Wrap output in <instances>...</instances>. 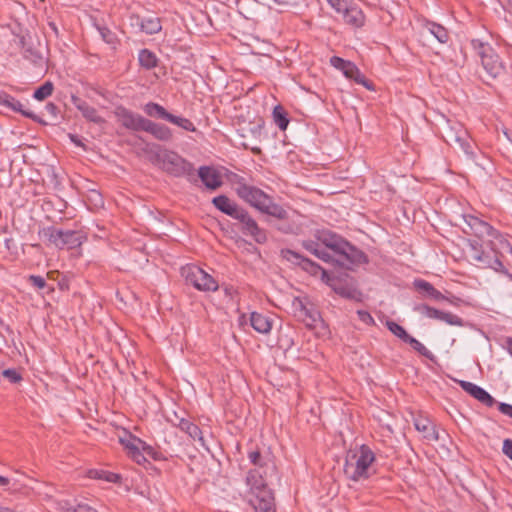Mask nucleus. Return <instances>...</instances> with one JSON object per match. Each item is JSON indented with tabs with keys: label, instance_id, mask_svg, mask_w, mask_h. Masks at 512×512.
I'll return each mask as SVG.
<instances>
[{
	"label": "nucleus",
	"instance_id": "nucleus-1",
	"mask_svg": "<svg viewBox=\"0 0 512 512\" xmlns=\"http://www.w3.org/2000/svg\"><path fill=\"white\" fill-rule=\"evenodd\" d=\"M233 182L236 185L237 196L261 213L280 220L288 217L286 209L275 203L273 198L260 188L247 184L243 177L235 175Z\"/></svg>",
	"mask_w": 512,
	"mask_h": 512
},
{
	"label": "nucleus",
	"instance_id": "nucleus-2",
	"mask_svg": "<svg viewBox=\"0 0 512 512\" xmlns=\"http://www.w3.org/2000/svg\"><path fill=\"white\" fill-rule=\"evenodd\" d=\"M376 456L366 444L350 448L346 452L343 471L345 476L354 482L369 479L376 473Z\"/></svg>",
	"mask_w": 512,
	"mask_h": 512
},
{
	"label": "nucleus",
	"instance_id": "nucleus-3",
	"mask_svg": "<svg viewBox=\"0 0 512 512\" xmlns=\"http://www.w3.org/2000/svg\"><path fill=\"white\" fill-rule=\"evenodd\" d=\"M267 471L251 469L246 476V484L249 487L248 503L255 512H276L273 492L268 488L266 481Z\"/></svg>",
	"mask_w": 512,
	"mask_h": 512
},
{
	"label": "nucleus",
	"instance_id": "nucleus-4",
	"mask_svg": "<svg viewBox=\"0 0 512 512\" xmlns=\"http://www.w3.org/2000/svg\"><path fill=\"white\" fill-rule=\"evenodd\" d=\"M463 219L467 225V228L463 229L465 233L472 234L477 238L484 240L487 247L512 251V246L508 240L489 223L473 215H464Z\"/></svg>",
	"mask_w": 512,
	"mask_h": 512
},
{
	"label": "nucleus",
	"instance_id": "nucleus-5",
	"mask_svg": "<svg viewBox=\"0 0 512 512\" xmlns=\"http://www.w3.org/2000/svg\"><path fill=\"white\" fill-rule=\"evenodd\" d=\"M154 163L160 166L165 172L175 177L189 175L193 172V165L177 153L158 149L154 153Z\"/></svg>",
	"mask_w": 512,
	"mask_h": 512
},
{
	"label": "nucleus",
	"instance_id": "nucleus-6",
	"mask_svg": "<svg viewBox=\"0 0 512 512\" xmlns=\"http://www.w3.org/2000/svg\"><path fill=\"white\" fill-rule=\"evenodd\" d=\"M443 139L448 145L460 149L468 158L474 159L473 141L462 124L448 122L443 129Z\"/></svg>",
	"mask_w": 512,
	"mask_h": 512
},
{
	"label": "nucleus",
	"instance_id": "nucleus-7",
	"mask_svg": "<svg viewBox=\"0 0 512 512\" xmlns=\"http://www.w3.org/2000/svg\"><path fill=\"white\" fill-rule=\"evenodd\" d=\"M471 46L480 57L482 66L490 77L497 78L504 74L503 62L488 43L473 39Z\"/></svg>",
	"mask_w": 512,
	"mask_h": 512
},
{
	"label": "nucleus",
	"instance_id": "nucleus-8",
	"mask_svg": "<svg viewBox=\"0 0 512 512\" xmlns=\"http://www.w3.org/2000/svg\"><path fill=\"white\" fill-rule=\"evenodd\" d=\"M44 235L48 238V241L55 245L57 248L63 249H75L80 247L86 240L87 237L81 231L74 230H61L55 229L54 227H48L44 230Z\"/></svg>",
	"mask_w": 512,
	"mask_h": 512
},
{
	"label": "nucleus",
	"instance_id": "nucleus-9",
	"mask_svg": "<svg viewBox=\"0 0 512 512\" xmlns=\"http://www.w3.org/2000/svg\"><path fill=\"white\" fill-rule=\"evenodd\" d=\"M181 272L186 283L192 285L199 291H216L219 287L218 282L197 265H186L182 267Z\"/></svg>",
	"mask_w": 512,
	"mask_h": 512
},
{
	"label": "nucleus",
	"instance_id": "nucleus-10",
	"mask_svg": "<svg viewBox=\"0 0 512 512\" xmlns=\"http://www.w3.org/2000/svg\"><path fill=\"white\" fill-rule=\"evenodd\" d=\"M235 219L242 224L241 230L245 235L251 236L259 244L267 241L266 231L259 227L247 210L243 208Z\"/></svg>",
	"mask_w": 512,
	"mask_h": 512
},
{
	"label": "nucleus",
	"instance_id": "nucleus-11",
	"mask_svg": "<svg viewBox=\"0 0 512 512\" xmlns=\"http://www.w3.org/2000/svg\"><path fill=\"white\" fill-rule=\"evenodd\" d=\"M281 256L283 259L300 266L304 271L313 276H316L319 272H321L323 276L327 275V272L320 265L293 250L282 249Z\"/></svg>",
	"mask_w": 512,
	"mask_h": 512
},
{
	"label": "nucleus",
	"instance_id": "nucleus-12",
	"mask_svg": "<svg viewBox=\"0 0 512 512\" xmlns=\"http://www.w3.org/2000/svg\"><path fill=\"white\" fill-rule=\"evenodd\" d=\"M490 251H483L480 254V259H477L475 263L481 268H491L496 272H506V269L501 260L503 253H511L512 251H505L504 249H495L489 247Z\"/></svg>",
	"mask_w": 512,
	"mask_h": 512
},
{
	"label": "nucleus",
	"instance_id": "nucleus-13",
	"mask_svg": "<svg viewBox=\"0 0 512 512\" xmlns=\"http://www.w3.org/2000/svg\"><path fill=\"white\" fill-rule=\"evenodd\" d=\"M116 116L122 126L133 131H142L147 119L125 108H119Z\"/></svg>",
	"mask_w": 512,
	"mask_h": 512
},
{
	"label": "nucleus",
	"instance_id": "nucleus-14",
	"mask_svg": "<svg viewBox=\"0 0 512 512\" xmlns=\"http://www.w3.org/2000/svg\"><path fill=\"white\" fill-rule=\"evenodd\" d=\"M322 243L325 245L327 251L330 249L335 254L344 256L346 259H350V253L355 250L348 241L336 235L324 236Z\"/></svg>",
	"mask_w": 512,
	"mask_h": 512
},
{
	"label": "nucleus",
	"instance_id": "nucleus-15",
	"mask_svg": "<svg viewBox=\"0 0 512 512\" xmlns=\"http://www.w3.org/2000/svg\"><path fill=\"white\" fill-rule=\"evenodd\" d=\"M119 440H120V443L127 450L129 456L135 462L140 464L146 460L144 455L140 451V446H144V444H145L141 439L133 436L130 433L125 432L124 437H120Z\"/></svg>",
	"mask_w": 512,
	"mask_h": 512
},
{
	"label": "nucleus",
	"instance_id": "nucleus-16",
	"mask_svg": "<svg viewBox=\"0 0 512 512\" xmlns=\"http://www.w3.org/2000/svg\"><path fill=\"white\" fill-rule=\"evenodd\" d=\"M459 385L465 392L487 407H492L496 402L486 390L472 382L461 380Z\"/></svg>",
	"mask_w": 512,
	"mask_h": 512
},
{
	"label": "nucleus",
	"instance_id": "nucleus-17",
	"mask_svg": "<svg viewBox=\"0 0 512 512\" xmlns=\"http://www.w3.org/2000/svg\"><path fill=\"white\" fill-rule=\"evenodd\" d=\"M198 176L209 190H216L223 184L220 172L210 166H201L198 170Z\"/></svg>",
	"mask_w": 512,
	"mask_h": 512
},
{
	"label": "nucleus",
	"instance_id": "nucleus-18",
	"mask_svg": "<svg viewBox=\"0 0 512 512\" xmlns=\"http://www.w3.org/2000/svg\"><path fill=\"white\" fill-rule=\"evenodd\" d=\"M71 102L87 120L94 123H102L104 121L103 118L98 114L97 110L80 97L72 95Z\"/></svg>",
	"mask_w": 512,
	"mask_h": 512
},
{
	"label": "nucleus",
	"instance_id": "nucleus-19",
	"mask_svg": "<svg viewBox=\"0 0 512 512\" xmlns=\"http://www.w3.org/2000/svg\"><path fill=\"white\" fill-rule=\"evenodd\" d=\"M212 203L222 213H224L234 219L239 214V212L243 209L242 207L238 206L234 201L230 200L225 195H219V196L214 197L212 200Z\"/></svg>",
	"mask_w": 512,
	"mask_h": 512
},
{
	"label": "nucleus",
	"instance_id": "nucleus-20",
	"mask_svg": "<svg viewBox=\"0 0 512 512\" xmlns=\"http://www.w3.org/2000/svg\"><path fill=\"white\" fill-rule=\"evenodd\" d=\"M181 431L185 432L192 441H198L200 446L206 447L205 440L202 435L201 429L193 422L188 419L181 418L178 423L175 424Z\"/></svg>",
	"mask_w": 512,
	"mask_h": 512
},
{
	"label": "nucleus",
	"instance_id": "nucleus-21",
	"mask_svg": "<svg viewBox=\"0 0 512 512\" xmlns=\"http://www.w3.org/2000/svg\"><path fill=\"white\" fill-rule=\"evenodd\" d=\"M337 12L342 13L344 22L351 26L361 27L364 24L365 17L363 12L355 6H350L349 2L346 3V7Z\"/></svg>",
	"mask_w": 512,
	"mask_h": 512
},
{
	"label": "nucleus",
	"instance_id": "nucleus-22",
	"mask_svg": "<svg viewBox=\"0 0 512 512\" xmlns=\"http://www.w3.org/2000/svg\"><path fill=\"white\" fill-rule=\"evenodd\" d=\"M414 426L417 431L423 434V437L427 440L437 441L439 439L434 423L424 417H417L414 420Z\"/></svg>",
	"mask_w": 512,
	"mask_h": 512
},
{
	"label": "nucleus",
	"instance_id": "nucleus-23",
	"mask_svg": "<svg viewBox=\"0 0 512 512\" xmlns=\"http://www.w3.org/2000/svg\"><path fill=\"white\" fill-rule=\"evenodd\" d=\"M145 132L150 133L153 135L156 139L161 141H168L172 138V132L169 129V127L155 123L149 119H146L145 125L143 127V130Z\"/></svg>",
	"mask_w": 512,
	"mask_h": 512
},
{
	"label": "nucleus",
	"instance_id": "nucleus-24",
	"mask_svg": "<svg viewBox=\"0 0 512 512\" xmlns=\"http://www.w3.org/2000/svg\"><path fill=\"white\" fill-rule=\"evenodd\" d=\"M423 33L433 35L440 43H447L449 40V33L447 29L435 22L425 21L423 23Z\"/></svg>",
	"mask_w": 512,
	"mask_h": 512
},
{
	"label": "nucleus",
	"instance_id": "nucleus-25",
	"mask_svg": "<svg viewBox=\"0 0 512 512\" xmlns=\"http://www.w3.org/2000/svg\"><path fill=\"white\" fill-rule=\"evenodd\" d=\"M250 323L255 331L262 334H267L272 329V321L270 318L258 312L251 313Z\"/></svg>",
	"mask_w": 512,
	"mask_h": 512
},
{
	"label": "nucleus",
	"instance_id": "nucleus-26",
	"mask_svg": "<svg viewBox=\"0 0 512 512\" xmlns=\"http://www.w3.org/2000/svg\"><path fill=\"white\" fill-rule=\"evenodd\" d=\"M342 72L345 75V77H347L349 79H353L356 83L362 84L365 87H367L368 89L371 88L368 85V81H367L366 77L360 73L357 66L354 63H352L351 61L347 62V64L343 68Z\"/></svg>",
	"mask_w": 512,
	"mask_h": 512
},
{
	"label": "nucleus",
	"instance_id": "nucleus-27",
	"mask_svg": "<svg viewBox=\"0 0 512 512\" xmlns=\"http://www.w3.org/2000/svg\"><path fill=\"white\" fill-rule=\"evenodd\" d=\"M303 246L308 252H310L311 254L315 255L317 258H319L325 262L334 261L333 257L326 250V248L322 247L319 243L309 241V242H304Z\"/></svg>",
	"mask_w": 512,
	"mask_h": 512
},
{
	"label": "nucleus",
	"instance_id": "nucleus-28",
	"mask_svg": "<svg viewBox=\"0 0 512 512\" xmlns=\"http://www.w3.org/2000/svg\"><path fill=\"white\" fill-rule=\"evenodd\" d=\"M138 60L140 66L147 70L155 68L158 64L156 55L148 49L140 50Z\"/></svg>",
	"mask_w": 512,
	"mask_h": 512
},
{
	"label": "nucleus",
	"instance_id": "nucleus-29",
	"mask_svg": "<svg viewBox=\"0 0 512 512\" xmlns=\"http://www.w3.org/2000/svg\"><path fill=\"white\" fill-rule=\"evenodd\" d=\"M145 113L150 117H156L168 121L171 113L158 103L149 102L144 107Z\"/></svg>",
	"mask_w": 512,
	"mask_h": 512
},
{
	"label": "nucleus",
	"instance_id": "nucleus-30",
	"mask_svg": "<svg viewBox=\"0 0 512 512\" xmlns=\"http://www.w3.org/2000/svg\"><path fill=\"white\" fill-rule=\"evenodd\" d=\"M88 477L92 479L104 480L110 483H118L121 480V476L119 474L98 469H90L88 471Z\"/></svg>",
	"mask_w": 512,
	"mask_h": 512
},
{
	"label": "nucleus",
	"instance_id": "nucleus-31",
	"mask_svg": "<svg viewBox=\"0 0 512 512\" xmlns=\"http://www.w3.org/2000/svg\"><path fill=\"white\" fill-rule=\"evenodd\" d=\"M141 30L146 34H155L161 30L160 20L157 17L143 19L140 24Z\"/></svg>",
	"mask_w": 512,
	"mask_h": 512
},
{
	"label": "nucleus",
	"instance_id": "nucleus-32",
	"mask_svg": "<svg viewBox=\"0 0 512 512\" xmlns=\"http://www.w3.org/2000/svg\"><path fill=\"white\" fill-rule=\"evenodd\" d=\"M5 106L11 107L14 111L20 112L25 117L31 118L34 121L41 122L38 117L30 110L24 109V105L9 95V101L5 103Z\"/></svg>",
	"mask_w": 512,
	"mask_h": 512
},
{
	"label": "nucleus",
	"instance_id": "nucleus-33",
	"mask_svg": "<svg viewBox=\"0 0 512 512\" xmlns=\"http://www.w3.org/2000/svg\"><path fill=\"white\" fill-rule=\"evenodd\" d=\"M273 119H274V122L276 123V125L281 129V130H286L288 124H289V119L287 117V113L285 112L284 108L280 105H277L274 110H273Z\"/></svg>",
	"mask_w": 512,
	"mask_h": 512
},
{
	"label": "nucleus",
	"instance_id": "nucleus-34",
	"mask_svg": "<svg viewBox=\"0 0 512 512\" xmlns=\"http://www.w3.org/2000/svg\"><path fill=\"white\" fill-rule=\"evenodd\" d=\"M484 251L483 245L476 240H469L467 245V256L471 261L475 262L480 259V254Z\"/></svg>",
	"mask_w": 512,
	"mask_h": 512
},
{
	"label": "nucleus",
	"instance_id": "nucleus-35",
	"mask_svg": "<svg viewBox=\"0 0 512 512\" xmlns=\"http://www.w3.org/2000/svg\"><path fill=\"white\" fill-rule=\"evenodd\" d=\"M386 326L391 333H393L396 337L400 338L405 343L411 336L407 333L403 326L394 321H387Z\"/></svg>",
	"mask_w": 512,
	"mask_h": 512
},
{
	"label": "nucleus",
	"instance_id": "nucleus-36",
	"mask_svg": "<svg viewBox=\"0 0 512 512\" xmlns=\"http://www.w3.org/2000/svg\"><path fill=\"white\" fill-rule=\"evenodd\" d=\"M53 90V83L47 81L34 91L33 97L39 101H42L49 97L53 93Z\"/></svg>",
	"mask_w": 512,
	"mask_h": 512
},
{
	"label": "nucleus",
	"instance_id": "nucleus-37",
	"mask_svg": "<svg viewBox=\"0 0 512 512\" xmlns=\"http://www.w3.org/2000/svg\"><path fill=\"white\" fill-rule=\"evenodd\" d=\"M168 122L173 123L186 131L194 132L196 130L193 122L187 118L175 116L173 114L170 115Z\"/></svg>",
	"mask_w": 512,
	"mask_h": 512
},
{
	"label": "nucleus",
	"instance_id": "nucleus-38",
	"mask_svg": "<svg viewBox=\"0 0 512 512\" xmlns=\"http://www.w3.org/2000/svg\"><path fill=\"white\" fill-rule=\"evenodd\" d=\"M299 306L301 308V311L304 312L305 316L309 318V321L306 323L307 326L315 327L317 325V322L321 321V317L318 311L309 310L308 308H306L302 301H299Z\"/></svg>",
	"mask_w": 512,
	"mask_h": 512
},
{
	"label": "nucleus",
	"instance_id": "nucleus-39",
	"mask_svg": "<svg viewBox=\"0 0 512 512\" xmlns=\"http://www.w3.org/2000/svg\"><path fill=\"white\" fill-rule=\"evenodd\" d=\"M63 512H97L96 509L86 505V504H77L72 505L68 501H65L60 504Z\"/></svg>",
	"mask_w": 512,
	"mask_h": 512
},
{
	"label": "nucleus",
	"instance_id": "nucleus-40",
	"mask_svg": "<svg viewBox=\"0 0 512 512\" xmlns=\"http://www.w3.org/2000/svg\"><path fill=\"white\" fill-rule=\"evenodd\" d=\"M416 310L425 315L426 317L428 318H431V319H437V320H440L441 318V315H442V312L441 310H438L436 308H433V307H430L428 305H425V304H422V305H419Z\"/></svg>",
	"mask_w": 512,
	"mask_h": 512
},
{
	"label": "nucleus",
	"instance_id": "nucleus-41",
	"mask_svg": "<svg viewBox=\"0 0 512 512\" xmlns=\"http://www.w3.org/2000/svg\"><path fill=\"white\" fill-rule=\"evenodd\" d=\"M248 459L250 460V462L253 465L257 466V468L260 469V470L263 469L264 466H266V468L270 469L271 471L275 470L274 464H271V466L269 467L267 465V463H265V464L262 463V456H261V453L258 450L249 452Z\"/></svg>",
	"mask_w": 512,
	"mask_h": 512
},
{
	"label": "nucleus",
	"instance_id": "nucleus-42",
	"mask_svg": "<svg viewBox=\"0 0 512 512\" xmlns=\"http://www.w3.org/2000/svg\"><path fill=\"white\" fill-rule=\"evenodd\" d=\"M440 321H443L452 326H459V327L464 326L463 319L453 313H450V312L443 311Z\"/></svg>",
	"mask_w": 512,
	"mask_h": 512
},
{
	"label": "nucleus",
	"instance_id": "nucleus-43",
	"mask_svg": "<svg viewBox=\"0 0 512 512\" xmlns=\"http://www.w3.org/2000/svg\"><path fill=\"white\" fill-rule=\"evenodd\" d=\"M335 291L337 294H339L340 296H342L344 298L355 299L357 301L360 300L361 294H360V292H358L355 289H351L349 287H339V288H335Z\"/></svg>",
	"mask_w": 512,
	"mask_h": 512
},
{
	"label": "nucleus",
	"instance_id": "nucleus-44",
	"mask_svg": "<svg viewBox=\"0 0 512 512\" xmlns=\"http://www.w3.org/2000/svg\"><path fill=\"white\" fill-rule=\"evenodd\" d=\"M411 347L417 351L419 354L428 357L430 354V351L417 339L410 336V338L407 340V342Z\"/></svg>",
	"mask_w": 512,
	"mask_h": 512
},
{
	"label": "nucleus",
	"instance_id": "nucleus-45",
	"mask_svg": "<svg viewBox=\"0 0 512 512\" xmlns=\"http://www.w3.org/2000/svg\"><path fill=\"white\" fill-rule=\"evenodd\" d=\"M2 376L11 383H18L22 380L21 374L16 369H5L2 371Z\"/></svg>",
	"mask_w": 512,
	"mask_h": 512
},
{
	"label": "nucleus",
	"instance_id": "nucleus-46",
	"mask_svg": "<svg viewBox=\"0 0 512 512\" xmlns=\"http://www.w3.org/2000/svg\"><path fill=\"white\" fill-rule=\"evenodd\" d=\"M102 39L108 44H114L116 41L115 34L106 27H98Z\"/></svg>",
	"mask_w": 512,
	"mask_h": 512
},
{
	"label": "nucleus",
	"instance_id": "nucleus-47",
	"mask_svg": "<svg viewBox=\"0 0 512 512\" xmlns=\"http://www.w3.org/2000/svg\"><path fill=\"white\" fill-rule=\"evenodd\" d=\"M414 286L418 289V290H422V291H425L428 296L431 294V292L434 290V286L432 284H430L429 282L425 281V280H415L414 281Z\"/></svg>",
	"mask_w": 512,
	"mask_h": 512
},
{
	"label": "nucleus",
	"instance_id": "nucleus-48",
	"mask_svg": "<svg viewBox=\"0 0 512 512\" xmlns=\"http://www.w3.org/2000/svg\"><path fill=\"white\" fill-rule=\"evenodd\" d=\"M28 280L34 287L38 289H44L47 285L45 279L39 275H30Z\"/></svg>",
	"mask_w": 512,
	"mask_h": 512
},
{
	"label": "nucleus",
	"instance_id": "nucleus-49",
	"mask_svg": "<svg viewBox=\"0 0 512 512\" xmlns=\"http://www.w3.org/2000/svg\"><path fill=\"white\" fill-rule=\"evenodd\" d=\"M359 319L365 323L366 325H373L375 323L373 317L371 314L364 310H358L357 311Z\"/></svg>",
	"mask_w": 512,
	"mask_h": 512
},
{
	"label": "nucleus",
	"instance_id": "nucleus-50",
	"mask_svg": "<svg viewBox=\"0 0 512 512\" xmlns=\"http://www.w3.org/2000/svg\"><path fill=\"white\" fill-rule=\"evenodd\" d=\"M347 60H344L343 58L341 57H338V56H332L330 58V64L336 68V69H339V70H343V68L345 67V65L347 64Z\"/></svg>",
	"mask_w": 512,
	"mask_h": 512
},
{
	"label": "nucleus",
	"instance_id": "nucleus-51",
	"mask_svg": "<svg viewBox=\"0 0 512 512\" xmlns=\"http://www.w3.org/2000/svg\"><path fill=\"white\" fill-rule=\"evenodd\" d=\"M498 409L502 414L507 415L510 418H512V405L511 404L501 402L498 405Z\"/></svg>",
	"mask_w": 512,
	"mask_h": 512
},
{
	"label": "nucleus",
	"instance_id": "nucleus-52",
	"mask_svg": "<svg viewBox=\"0 0 512 512\" xmlns=\"http://www.w3.org/2000/svg\"><path fill=\"white\" fill-rule=\"evenodd\" d=\"M503 453L512 460V440L505 439L503 441Z\"/></svg>",
	"mask_w": 512,
	"mask_h": 512
},
{
	"label": "nucleus",
	"instance_id": "nucleus-53",
	"mask_svg": "<svg viewBox=\"0 0 512 512\" xmlns=\"http://www.w3.org/2000/svg\"><path fill=\"white\" fill-rule=\"evenodd\" d=\"M327 1L336 11L346 7V3H348V0H327Z\"/></svg>",
	"mask_w": 512,
	"mask_h": 512
},
{
	"label": "nucleus",
	"instance_id": "nucleus-54",
	"mask_svg": "<svg viewBox=\"0 0 512 512\" xmlns=\"http://www.w3.org/2000/svg\"><path fill=\"white\" fill-rule=\"evenodd\" d=\"M45 110L53 117H56L58 114V107L52 102L46 104Z\"/></svg>",
	"mask_w": 512,
	"mask_h": 512
},
{
	"label": "nucleus",
	"instance_id": "nucleus-55",
	"mask_svg": "<svg viewBox=\"0 0 512 512\" xmlns=\"http://www.w3.org/2000/svg\"><path fill=\"white\" fill-rule=\"evenodd\" d=\"M4 245H5L6 249L9 251L16 250V248H17L16 242L13 238H6L4 241Z\"/></svg>",
	"mask_w": 512,
	"mask_h": 512
},
{
	"label": "nucleus",
	"instance_id": "nucleus-56",
	"mask_svg": "<svg viewBox=\"0 0 512 512\" xmlns=\"http://www.w3.org/2000/svg\"><path fill=\"white\" fill-rule=\"evenodd\" d=\"M429 296L435 300H444L445 299V296L440 291H438L436 288H434V290L431 292V294Z\"/></svg>",
	"mask_w": 512,
	"mask_h": 512
},
{
	"label": "nucleus",
	"instance_id": "nucleus-57",
	"mask_svg": "<svg viewBox=\"0 0 512 512\" xmlns=\"http://www.w3.org/2000/svg\"><path fill=\"white\" fill-rule=\"evenodd\" d=\"M9 101V95L4 92H0V104L5 105L6 102Z\"/></svg>",
	"mask_w": 512,
	"mask_h": 512
},
{
	"label": "nucleus",
	"instance_id": "nucleus-58",
	"mask_svg": "<svg viewBox=\"0 0 512 512\" xmlns=\"http://www.w3.org/2000/svg\"><path fill=\"white\" fill-rule=\"evenodd\" d=\"M506 349L508 353L512 356V337H508L506 339Z\"/></svg>",
	"mask_w": 512,
	"mask_h": 512
},
{
	"label": "nucleus",
	"instance_id": "nucleus-59",
	"mask_svg": "<svg viewBox=\"0 0 512 512\" xmlns=\"http://www.w3.org/2000/svg\"><path fill=\"white\" fill-rule=\"evenodd\" d=\"M10 480L6 477L0 476V486H7Z\"/></svg>",
	"mask_w": 512,
	"mask_h": 512
},
{
	"label": "nucleus",
	"instance_id": "nucleus-60",
	"mask_svg": "<svg viewBox=\"0 0 512 512\" xmlns=\"http://www.w3.org/2000/svg\"><path fill=\"white\" fill-rule=\"evenodd\" d=\"M252 152H253L254 154H260V153H261V150H260V148H258V147H254V148H252Z\"/></svg>",
	"mask_w": 512,
	"mask_h": 512
},
{
	"label": "nucleus",
	"instance_id": "nucleus-61",
	"mask_svg": "<svg viewBox=\"0 0 512 512\" xmlns=\"http://www.w3.org/2000/svg\"><path fill=\"white\" fill-rule=\"evenodd\" d=\"M70 138H71V140H72L74 143H76L77 145H80V142H79L77 139H75V136H74V135H70Z\"/></svg>",
	"mask_w": 512,
	"mask_h": 512
},
{
	"label": "nucleus",
	"instance_id": "nucleus-62",
	"mask_svg": "<svg viewBox=\"0 0 512 512\" xmlns=\"http://www.w3.org/2000/svg\"><path fill=\"white\" fill-rule=\"evenodd\" d=\"M70 138H71V140H72L74 143H76L77 145H80V142H79L77 139H75V136H74V135H70Z\"/></svg>",
	"mask_w": 512,
	"mask_h": 512
},
{
	"label": "nucleus",
	"instance_id": "nucleus-63",
	"mask_svg": "<svg viewBox=\"0 0 512 512\" xmlns=\"http://www.w3.org/2000/svg\"><path fill=\"white\" fill-rule=\"evenodd\" d=\"M284 231H285V233L291 232V230H290V229H286V230H284Z\"/></svg>",
	"mask_w": 512,
	"mask_h": 512
}]
</instances>
